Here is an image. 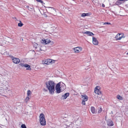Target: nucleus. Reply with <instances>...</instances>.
<instances>
[{
    "label": "nucleus",
    "mask_w": 128,
    "mask_h": 128,
    "mask_svg": "<svg viewBox=\"0 0 128 128\" xmlns=\"http://www.w3.org/2000/svg\"><path fill=\"white\" fill-rule=\"evenodd\" d=\"M116 120H121V118H122V116H116Z\"/></svg>",
    "instance_id": "22"
},
{
    "label": "nucleus",
    "mask_w": 128,
    "mask_h": 128,
    "mask_svg": "<svg viewBox=\"0 0 128 128\" xmlns=\"http://www.w3.org/2000/svg\"><path fill=\"white\" fill-rule=\"evenodd\" d=\"M99 87L97 86L94 89V96L96 98H97L98 96V95H99L101 94V92L99 90Z\"/></svg>",
    "instance_id": "6"
},
{
    "label": "nucleus",
    "mask_w": 128,
    "mask_h": 128,
    "mask_svg": "<svg viewBox=\"0 0 128 128\" xmlns=\"http://www.w3.org/2000/svg\"><path fill=\"white\" fill-rule=\"evenodd\" d=\"M82 33L83 34H86L87 35L89 36H92L94 35V34L92 32L88 31H86L85 32H83Z\"/></svg>",
    "instance_id": "17"
},
{
    "label": "nucleus",
    "mask_w": 128,
    "mask_h": 128,
    "mask_svg": "<svg viewBox=\"0 0 128 128\" xmlns=\"http://www.w3.org/2000/svg\"><path fill=\"white\" fill-rule=\"evenodd\" d=\"M70 94L69 93H66L63 95L61 97V99L62 100L66 99L68 97V96Z\"/></svg>",
    "instance_id": "16"
},
{
    "label": "nucleus",
    "mask_w": 128,
    "mask_h": 128,
    "mask_svg": "<svg viewBox=\"0 0 128 128\" xmlns=\"http://www.w3.org/2000/svg\"><path fill=\"white\" fill-rule=\"evenodd\" d=\"M91 15V14L90 13H83L81 14V16L82 17H84L86 16H90Z\"/></svg>",
    "instance_id": "18"
},
{
    "label": "nucleus",
    "mask_w": 128,
    "mask_h": 128,
    "mask_svg": "<svg viewBox=\"0 0 128 128\" xmlns=\"http://www.w3.org/2000/svg\"><path fill=\"white\" fill-rule=\"evenodd\" d=\"M78 121H77V122H78Z\"/></svg>",
    "instance_id": "39"
},
{
    "label": "nucleus",
    "mask_w": 128,
    "mask_h": 128,
    "mask_svg": "<svg viewBox=\"0 0 128 128\" xmlns=\"http://www.w3.org/2000/svg\"><path fill=\"white\" fill-rule=\"evenodd\" d=\"M11 59L14 64H18L20 62V60L18 58L12 56L11 57Z\"/></svg>",
    "instance_id": "10"
},
{
    "label": "nucleus",
    "mask_w": 128,
    "mask_h": 128,
    "mask_svg": "<svg viewBox=\"0 0 128 128\" xmlns=\"http://www.w3.org/2000/svg\"><path fill=\"white\" fill-rule=\"evenodd\" d=\"M110 24V23L107 22H105V23H104V24Z\"/></svg>",
    "instance_id": "29"
},
{
    "label": "nucleus",
    "mask_w": 128,
    "mask_h": 128,
    "mask_svg": "<svg viewBox=\"0 0 128 128\" xmlns=\"http://www.w3.org/2000/svg\"><path fill=\"white\" fill-rule=\"evenodd\" d=\"M65 84L62 82H60L56 86L55 89L57 93H59L63 91L66 88Z\"/></svg>",
    "instance_id": "2"
},
{
    "label": "nucleus",
    "mask_w": 128,
    "mask_h": 128,
    "mask_svg": "<svg viewBox=\"0 0 128 128\" xmlns=\"http://www.w3.org/2000/svg\"><path fill=\"white\" fill-rule=\"evenodd\" d=\"M3 45L2 43L1 44V45L0 44V50H1V53L2 54H5L6 53V52L4 47L2 46Z\"/></svg>",
    "instance_id": "14"
},
{
    "label": "nucleus",
    "mask_w": 128,
    "mask_h": 128,
    "mask_svg": "<svg viewBox=\"0 0 128 128\" xmlns=\"http://www.w3.org/2000/svg\"><path fill=\"white\" fill-rule=\"evenodd\" d=\"M31 94V92L29 90H28L27 91V94L28 96H30V95Z\"/></svg>",
    "instance_id": "24"
},
{
    "label": "nucleus",
    "mask_w": 128,
    "mask_h": 128,
    "mask_svg": "<svg viewBox=\"0 0 128 128\" xmlns=\"http://www.w3.org/2000/svg\"><path fill=\"white\" fill-rule=\"evenodd\" d=\"M40 50L41 51L44 50H43L41 47L40 48Z\"/></svg>",
    "instance_id": "30"
},
{
    "label": "nucleus",
    "mask_w": 128,
    "mask_h": 128,
    "mask_svg": "<svg viewBox=\"0 0 128 128\" xmlns=\"http://www.w3.org/2000/svg\"><path fill=\"white\" fill-rule=\"evenodd\" d=\"M91 112L93 113L94 114L96 113V111L94 108L93 106L91 107L90 109Z\"/></svg>",
    "instance_id": "19"
},
{
    "label": "nucleus",
    "mask_w": 128,
    "mask_h": 128,
    "mask_svg": "<svg viewBox=\"0 0 128 128\" xmlns=\"http://www.w3.org/2000/svg\"><path fill=\"white\" fill-rule=\"evenodd\" d=\"M36 48H37V47H36Z\"/></svg>",
    "instance_id": "38"
},
{
    "label": "nucleus",
    "mask_w": 128,
    "mask_h": 128,
    "mask_svg": "<svg viewBox=\"0 0 128 128\" xmlns=\"http://www.w3.org/2000/svg\"><path fill=\"white\" fill-rule=\"evenodd\" d=\"M92 42L93 44L95 45H97L98 44V42L96 38L94 37H92Z\"/></svg>",
    "instance_id": "15"
},
{
    "label": "nucleus",
    "mask_w": 128,
    "mask_h": 128,
    "mask_svg": "<svg viewBox=\"0 0 128 128\" xmlns=\"http://www.w3.org/2000/svg\"><path fill=\"white\" fill-rule=\"evenodd\" d=\"M8 38L9 39H10V38Z\"/></svg>",
    "instance_id": "37"
},
{
    "label": "nucleus",
    "mask_w": 128,
    "mask_h": 128,
    "mask_svg": "<svg viewBox=\"0 0 128 128\" xmlns=\"http://www.w3.org/2000/svg\"><path fill=\"white\" fill-rule=\"evenodd\" d=\"M40 42L44 45L50 44L51 45H52L54 44V42L48 39H45L44 38L41 39L40 40Z\"/></svg>",
    "instance_id": "3"
},
{
    "label": "nucleus",
    "mask_w": 128,
    "mask_h": 128,
    "mask_svg": "<svg viewBox=\"0 0 128 128\" xmlns=\"http://www.w3.org/2000/svg\"><path fill=\"white\" fill-rule=\"evenodd\" d=\"M126 54L128 55V52L126 53Z\"/></svg>",
    "instance_id": "33"
},
{
    "label": "nucleus",
    "mask_w": 128,
    "mask_h": 128,
    "mask_svg": "<svg viewBox=\"0 0 128 128\" xmlns=\"http://www.w3.org/2000/svg\"><path fill=\"white\" fill-rule=\"evenodd\" d=\"M102 6L103 7H104L105 6V5L104 4H102Z\"/></svg>",
    "instance_id": "32"
},
{
    "label": "nucleus",
    "mask_w": 128,
    "mask_h": 128,
    "mask_svg": "<svg viewBox=\"0 0 128 128\" xmlns=\"http://www.w3.org/2000/svg\"><path fill=\"white\" fill-rule=\"evenodd\" d=\"M116 98L118 99L122 100V97L119 95H118L116 96Z\"/></svg>",
    "instance_id": "23"
},
{
    "label": "nucleus",
    "mask_w": 128,
    "mask_h": 128,
    "mask_svg": "<svg viewBox=\"0 0 128 128\" xmlns=\"http://www.w3.org/2000/svg\"><path fill=\"white\" fill-rule=\"evenodd\" d=\"M21 128H26V126L24 124H22L21 126Z\"/></svg>",
    "instance_id": "26"
},
{
    "label": "nucleus",
    "mask_w": 128,
    "mask_h": 128,
    "mask_svg": "<svg viewBox=\"0 0 128 128\" xmlns=\"http://www.w3.org/2000/svg\"><path fill=\"white\" fill-rule=\"evenodd\" d=\"M20 65L22 67L24 66L26 68V70H30L31 68L30 66L28 64H25L23 63H21L20 64Z\"/></svg>",
    "instance_id": "11"
},
{
    "label": "nucleus",
    "mask_w": 128,
    "mask_h": 128,
    "mask_svg": "<svg viewBox=\"0 0 128 128\" xmlns=\"http://www.w3.org/2000/svg\"><path fill=\"white\" fill-rule=\"evenodd\" d=\"M38 2H40L42 4L43 3V1L41 0H36Z\"/></svg>",
    "instance_id": "27"
},
{
    "label": "nucleus",
    "mask_w": 128,
    "mask_h": 128,
    "mask_svg": "<svg viewBox=\"0 0 128 128\" xmlns=\"http://www.w3.org/2000/svg\"><path fill=\"white\" fill-rule=\"evenodd\" d=\"M56 60L50 59H47L43 60L42 61V64L47 65L52 64L55 62Z\"/></svg>",
    "instance_id": "5"
},
{
    "label": "nucleus",
    "mask_w": 128,
    "mask_h": 128,
    "mask_svg": "<svg viewBox=\"0 0 128 128\" xmlns=\"http://www.w3.org/2000/svg\"><path fill=\"white\" fill-rule=\"evenodd\" d=\"M46 88L49 91V93L52 95L53 94L55 90V83L52 81L50 80L46 82Z\"/></svg>",
    "instance_id": "1"
},
{
    "label": "nucleus",
    "mask_w": 128,
    "mask_h": 128,
    "mask_svg": "<svg viewBox=\"0 0 128 128\" xmlns=\"http://www.w3.org/2000/svg\"><path fill=\"white\" fill-rule=\"evenodd\" d=\"M81 96L82 100V104L83 105H85L86 104L85 102L87 101L88 98L85 94L82 95Z\"/></svg>",
    "instance_id": "8"
},
{
    "label": "nucleus",
    "mask_w": 128,
    "mask_h": 128,
    "mask_svg": "<svg viewBox=\"0 0 128 128\" xmlns=\"http://www.w3.org/2000/svg\"><path fill=\"white\" fill-rule=\"evenodd\" d=\"M47 10L50 13H52L56 12V11L55 9L52 7H47Z\"/></svg>",
    "instance_id": "12"
},
{
    "label": "nucleus",
    "mask_w": 128,
    "mask_h": 128,
    "mask_svg": "<svg viewBox=\"0 0 128 128\" xmlns=\"http://www.w3.org/2000/svg\"><path fill=\"white\" fill-rule=\"evenodd\" d=\"M73 50L74 53H79L82 50V48L81 47L78 46L74 48Z\"/></svg>",
    "instance_id": "9"
},
{
    "label": "nucleus",
    "mask_w": 128,
    "mask_h": 128,
    "mask_svg": "<svg viewBox=\"0 0 128 128\" xmlns=\"http://www.w3.org/2000/svg\"><path fill=\"white\" fill-rule=\"evenodd\" d=\"M125 36H124V34L123 33H118L117 34L115 38L116 40H121L123 38H124Z\"/></svg>",
    "instance_id": "7"
},
{
    "label": "nucleus",
    "mask_w": 128,
    "mask_h": 128,
    "mask_svg": "<svg viewBox=\"0 0 128 128\" xmlns=\"http://www.w3.org/2000/svg\"><path fill=\"white\" fill-rule=\"evenodd\" d=\"M29 96H27L25 100V101L27 102L30 99Z\"/></svg>",
    "instance_id": "25"
},
{
    "label": "nucleus",
    "mask_w": 128,
    "mask_h": 128,
    "mask_svg": "<svg viewBox=\"0 0 128 128\" xmlns=\"http://www.w3.org/2000/svg\"><path fill=\"white\" fill-rule=\"evenodd\" d=\"M107 125L108 126H112L114 125V124L112 121L110 119H108L106 120Z\"/></svg>",
    "instance_id": "13"
},
{
    "label": "nucleus",
    "mask_w": 128,
    "mask_h": 128,
    "mask_svg": "<svg viewBox=\"0 0 128 128\" xmlns=\"http://www.w3.org/2000/svg\"><path fill=\"white\" fill-rule=\"evenodd\" d=\"M43 4H45V3H43Z\"/></svg>",
    "instance_id": "36"
},
{
    "label": "nucleus",
    "mask_w": 128,
    "mask_h": 128,
    "mask_svg": "<svg viewBox=\"0 0 128 128\" xmlns=\"http://www.w3.org/2000/svg\"><path fill=\"white\" fill-rule=\"evenodd\" d=\"M0 84V86H2V87H1L0 88V92H2V91H3V88L4 86H5L4 84H3L2 83H1Z\"/></svg>",
    "instance_id": "20"
},
{
    "label": "nucleus",
    "mask_w": 128,
    "mask_h": 128,
    "mask_svg": "<svg viewBox=\"0 0 128 128\" xmlns=\"http://www.w3.org/2000/svg\"><path fill=\"white\" fill-rule=\"evenodd\" d=\"M43 47H45V46H43Z\"/></svg>",
    "instance_id": "35"
},
{
    "label": "nucleus",
    "mask_w": 128,
    "mask_h": 128,
    "mask_svg": "<svg viewBox=\"0 0 128 128\" xmlns=\"http://www.w3.org/2000/svg\"><path fill=\"white\" fill-rule=\"evenodd\" d=\"M102 108H100L98 111V112L99 113H100L102 112Z\"/></svg>",
    "instance_id": "28"
},
{
    "label": "nucleus",
    "mask_w": 128,
    "mask_h": 128,
    "mask_svg": "<svg viewBox=\"0 0 128 128\" xmlns=\"http://www.w3.org/2000/svg\"><path fill=\"white\" fill-rule=\"evenodd\" d=\"M19 23L18 24V26L19 27H22L23 25V24L22 23L20 20H19Z\"/></svg>",
    "instance_id": "21"
},
{
    "label": "nucleus",
    "mask_w": 128,
    "mask_h": 128,
    "mask_svg": "<svg viewBox=\"0 0 128 128\" xmlns=\"http://www.w3.org/2000/svg\"><path fill=\"white\" fill-rule=\"evenodd\" d=\"M40 122L41 125L43 126L46 124V121L44 118V116L42 114H40L39 116Z\"/></svg>",
    "instance_id": "4"
},
{
    "label": "nucleus",
    "mask_w": 128,
    "mask_h": 128,
    "mask_svg": "<svg viewBox=\"0 0 128 128\" xmlns=\"http://www.w3.org/2000/svg\"><path fill=\"white\" fill-rule=\"evenodd\" d=\"M26 7H27V8H28V7H28V6H26Z\"/></svg>",
    "instance_id": "34"
},
{
    "label": "nucleus",
    "mask_w": 128,
    "mask_h": 128,
    "mask_svg": "<svg viewBox=\"0 0 128 128\" xmlns=\"http://www.w3.org/2000/svg\"><path fill=\"white\" fill-rule=\"evenodd\" d=\"M32 9V8H28V10H31Z\"/></svg>",
    "instance_id": "31"
}]
</instances>
